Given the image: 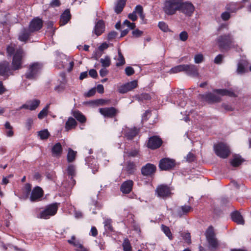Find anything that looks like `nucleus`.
I'll list each match as a JSON object with an SVG mask.
<instances>
[{
  "mask_svg": "<svg viewBox=\"0 0 251 251\" xmlns=\"http://www.w3.org/2000/svg\"><path fill=\"white\" fill-rule=\"evenodd\" d=\"M7 52L9 56L14 54L11 70H16L20 69L24 54L23 50L21 48H16L15 45L11 44L7 47ZM10 71L9 63L8 62L4 61L0 63V75H8L10 74Z\"/></svg>",
  "mask_w": 251,
  "mask_h": 251,
  "instance_id": "1",
  "label": "nucleus"
},
{
  "mask_svg": "<svg viewBox=\"0 0 251 251\" xmlns=\"http://www.w3.org/2000/svg\"><path fill=\"white\" fill-rule=\"evenodd\" d=\"M181 0H167L164 3L163 10L166 14L169 15L174 14L179 10Z\"/></svg>",
  "mask_w": 251,
  "mask_h": 251,
  "instance_id": "2",
  "label": "nucleus"
},
{
  "mask_svg": "<svg viewBox=\"0 0 251 251\" xmlns=\"http://www.w3.org/2000/svg\"><path fill=\"white\" fill-rule=\"evenodd\" d=\"M233 39L229 34L219 36L216 39V42L221 50H227L232 43Z\"/></svg>",
  "mask_w": 251,
  "mask_h": 251,
  "instance_id": "3",
  "label": "nucleus"
},
{
  "mask_svg": "<svg viewBox=\"0 0 251 251\" xmlns=\"http://www.w3.org/2000/svg\"><path fill=\"white\" fill-rule=\"evenodd\" d=\"M205 236L208 243L209 249L211 251H215L218 246L217 239L215 237L214 229L212 226H209L205 232Z\"/></svg>",
  "mask_w": 251,
  "mask_h": 251,
  "instance_id": "4",
  "label": "nucleus"
},
{
  "mask_svg": "<svg viewBox=\"0 0 251 251\" xmlns=\"http://www.w3.org/2000/svg\"><path fill=\"white\" fill-rule=\"evenodd\" d=\"M43 64L41 63L35 62L32 64L25 74L26 78L30 79L35 78L41 72Z\"/></svg>",
  "mask_w": 251,
  "mask_h": 251,
  "instance_id": "5",
  "label": "nucleus"
},
{
  "mask_svg": "<svg viewBox=\"0 0 251 251\" xmlns=\"http://www.w3.org/2000/svg\"><path fill=\"white\" fill-rule=\"evenodd\" d=\"M216 155L221 158H226L230 154V150L228 146L224 143H219L214 147Z\"/></svg>",
  "mask_w": 251,
  "mask_h": 251,
  "instance_id": "6",
  "label": "nucleus"
},
{
  "mask_svg": "<svg viewBox=\"0 0 251 251\" xmlns=\"http://www.w3.org/2000/svg\"><path fill=\"white\" fill-rule=\"evenodd\" d=\"M58 210V204L53 203L46 206V208L40 213L39 217L45 219H49L50 216H54Z\"/></svg>",
  "mask_w": 251,
  "mask_h": 251,
  "instance_id": "7",
  "label": "nucleus"
},
{
  "mask_svg": "<svg viewBox=\"0 0 251 251\" xmlns=\"http://www.w3.org/2000/svg\"><path fill=\"white\" fill-rule=\"evenodd\" d=\"M172 190L171 188L166 185H160L158 186L155 190V194L157 197L165 199L169 197L172 194Z\"/></svg>",
  "mask_w": 251,
  "mask_h": 251,
  "instance_id": "8",
  "label": "nucleus"
},
{
  "mask_svg": "<svg viewBox=\"0 0 251 251\" xmlns=\"http://www.w3.org/2000/svg\"><path fill=\"white\" fill-rule=\"evenodd\" d=\"M194 10L195 7L191 2L188 1L183 2L182 0H181V5L179 11L187 16H191Z\"/></svg>",
  "mask_w": 251,
  "mask_h": 251,
  "instance_id": "9",
  "label": "nucleus"
},
{
  "mask_svg": "<svg viewBox=\"0 0 251 251\" xmlns=\"http://www.w3.org/2000/svg\"><path fill=\"white\" fill-rule=\"evenodd\" d=\"M141 173L144 176H151L156 171V167L151 163H147L141 168Z\"/></svg>",
  "mask_w": 251,
  "mask_h": 251,
  "instance_id": "10",
  "label": "nucleus"
},
{
  "mask_svg": "<svg viewBox=\"0 0 251 251\" xmlns=\"http://www.w3.org/2000/svg\"><path fill=\"white\" fill-rule=\"evenodd\" d=\"M162 144V141L158 136H153L149 139L147 147L151 149L154 150L159 148Z\"/></svg>",
  "mask_w": 251,
  "mask_h": 251,
  "instance_id": "11",
  "label": "nucleus"
},
{
  "mask_svg": "<svg viewBox=\"0 0 251 251\" xmlns=\"http://www.w3.org/2000/svg\"><path fill=\"white\" fill-rule=\"evenodd\" d=\"M99 112L105 118H113L118 113L117 110L113 107L100 108Z\"/></svg>",
  "mask_w": 251,
  "mask_h": 251,
  "instance_id": "12",
  "label": "nucleus"
},
{
  "mask_svg": "<svg viewBox=\"0 0 251 251\" xmlns=\"http://www.w3.org/2000/svg\"><path fill=\"white\" fill-rule=\"evenodd\" d=\"M137 85V81L136 80H133L120 86L118 89V91L120 93L124 94L136 88Z\"/></svg>",
  "mask_w": 251,
  "mask_h": 251,
  "instance_id": "13",
  "label": "nucleus"
},
{
  "mask_svg": "<svg viewBox=\"0 0 251 251\" xmlns=\"http://www.w3.org/2000/svg\"><path fill=\"white\" fill-rule=\"evenodd\" d=\"M43 26V21L41 19L36 18L33 19L30 23L29 30L30 32H34L40 29Z\"/></svg>",
  "mask_w": 251,
  "mask_h": 251,
  "instance_id": "14",
  "label": "nucleus"
},
{
  "mask_svg": "<svg viewBox=\"0 0 251 251\" xmlns=\"http://www.w3.org/2000/svg\"><path fill=\"white\" fill-rule=\"evenodd\" d=\"M175 166V162L169 158L162 159L159 162V168L161 170H168Z\"/></svg>",
  "mask_w": 251,
  "mask_h": 251,
  "instance_id": "15",
  "label": "nucleus"
},
{
  "mask_svg": "<svg viewBox=\"0 0 251 251\" xmlns=\"http://www.w3.org/2000/svg\"><path fill=\"white\" fill-rule=\"evenodd\" d=\"M43 195V190L40 187L37 186L32 191L30 200L31 201H36L41 198Z\"/></svg>",
  "mask_w": 251,
  "mask_h": 251,
  "instance_id": "16",
  "label": "nucleus"
},
{
  "mask_svg": "<svg viewBox=\"0 0 251 251\" xmlns=\"http://www.w3.org/2000/svg\"><path fill=\"white\" fill-rule=\"evenodd\" d=\"M184 71L186 73L192 76H198L199 73L197 67L193 64L187 65L184 64Z\"/></svg>",
  "mask_w": 251,
  "mask_h": 251,
  "instance_id": "17",
  "label": "nucleus"
},
{
  "mask_svg": "<svg viewBox=\"0 0 251 251\" xmlns=\"http://www.w3.org/2000/svg\"><path fill=\"white\" fill-rule=\"evenodd\" d=\"M133 183V181L131 180H127L124 182L120 187L121 192L124 194L129 193L132 189Z\"/></svg>",
  "mask_w": 251,
  "mask_h": 251,
  "instance_id": "18",
  "label": "nucleus"
},
{
  "mask_svg": "<svg viewBox=\"0 0 251 251\" xmlns=\"http://www.w3.org/2000/svg\"><path fill=\"white\" fill-rule=\"evenodd\" d=\"M125 27H127V28L121 31V37L126 36L128 33L130 29H134L135 27V24L133 23H130L129 21L126 20L124 22L122 25L123 28Z\"/></svg>",
  "mask_w": 251,
  "mask_h": 251,
  "instance_id": "19",
  "label": "nucleus"
},
{
  "mask_svg": "<svg viewBox=\"0 0 251 251\" xmlns=\"http://www.w3.org/2000/svg\"><path fill=\"white\" fill-rule=\"evenodd\" d=\"M248 63L246 60H242L239 61L237 64V73L242 75L248 72Z\"/></svg>",
  "mask_w": 251,
  "mask_h": 251,
  "instance_id": "20",
  "label": "nucleus"
},
{
  "mask_svg": "<svg viewBox=\"0 0 251 251\" xmlns=\"http://www.w3.org/2000/svg\"><path fill=\"white\" fill-rule=\"evenodd\" d=\"M139 132V129L134 127L133 128H126L124 132L125 137L128 140H132L135 137Z\"/></svg>",
  "mask_w": 251,
  "mask_h": 251,
  "instance_id": "21",
  "label": "nucleus"
},
{
  "mask_svg": "<svg viewBox=\"0 0 251 251\" xmlns=\"http://www.w3.org/2000/svg\"><path fill=\"white\" fill-rule=\"evenodd\" d=\"M202 98L209 102H217L221 100V98L219 96L212 93L203 95Z\"/></svg>",
  "mask_w": 251,
  "mask_h": 251,
  "instance_id": "22",
  "label": "nucleus"
},
{
  "mask_svg": "<svg viewBox=\"0 0 251 251\" xmlns=\"http://www.w3.org/2000/svg\"><path fill=\"white\" fill-rule=\"evenodd\" d=\"M105 25L103 21L100 20L96 24L94 28V33L97 36L101 35L104 31Z\"/></svg>",
  "mask_w": 251,
  "mask_h": 251,
  "instance_id": "23",
  "label": "nucleus"
},
{
  "mask_svg": "<svg viewBox=\"0 0 251 251\" xmlns=\"http://www.w3.org/2000/svg\"><path fill=\"white\" fill-rule=\"evenodd\" d=\"M192 207L188 205H184L179 207L176 210V213L179 217L186 215L192 210Z\"/></svg>",
  "mask_w": 251,
  "mask_h": 251,
  "instance_id": "24",
  "label": "nucleus"
},
{
  "mask_svg": "<svg viewBox=\"0 0 251 251\" xmlns=\"http://www.w3.org/2000/svg\"><path fill=\"white\" fill-rule=\"evenodd\" d=\"M231 218L233 221L237 224L244 225V220L238 211H235L231 214Z\"/></svg>",
  "mask_w": 251,
  "mask_h": 251,
  "instance_id": "25",
  "label": "nucleus"
},
{
  "mask_svg": "<svg viewBox=\"0 0 251 251\" xmlns=\"http://www.w3.org/2000/svg\"><path fill=\"white\" fill-rule=\"evenodd\" d=\"M71 18V14L68 9L65 10L60 17V25H64L66 24Z\"/></svg>",
  "mask_w": 251,
  "mask_h": 251,
  "instance_id": "26",
  "label": "nucleus"
},
{
  "mask_svg": "<svg viewBox=\"0 0 251 251\" xmlns=\"http://www.w3.org/2000/svg\"><path fill=\"white\" fill-rule=\"evenodd\" d=\"M68 175L70 176V178L72 181V185H74L75 183V179L73 177L75 175V168L74 165L71 164L68 166L67 170Z\"/></svg>",
  "mask_w": 251,
  "mask_h": 251,
  "instance_id": "27",
  "label": "nucleus"
},
{
  "mask_svg": "<svg viewBox=\"0 0 251 251\" xmlns=\"http://www.w3.org/2000/svg\"><path fill=\"white\" fill-rule=\"evenodd\" d=\"M213 92L221 96H228L229 97H235L233 92L226 89H215Z\"/></svg>",
  "mask_w": 251,
  "mask_h": 251,
  "instance_id": "28",
  "label": "nucleus"
},
{
  "mask_svg": "<svg viewBox=\"0 0 251 251\" xmlns=\"http://www.w3.org/2000/svg\"><path fill=\"white\" fill-rule=\"evenodd\" d=\"M77 125V122L72 117H69L65 124V129L68 131L71 129L74 128Z\"/></svg>",
  "mask_w": 251,
  "mask_h": 251,
  "instance_id": "29",
  "label": "nucleus"
},
{
  "mask_svg": "<svg viewBox=\"0 0 251 251\" xmlns=\"http://www.w3.org/2000/svg\"><path fill=\"white\" fill-rule=\"evenodd\" d=\"M62 152L61 145L59 143L55 144L52 148V152L55 156H60Z\"/></svg>",
  "mask_w": 251,
  "mask_h": 251,
  "instance_id": "30",
  "label": "nucleus"
},
{
  "mask_svg": "<svg viewBox=\"0 0 251 251\" xmlns=\"http://www.w3.org/2000/svg\"><path fill=\"white\" fill-rule=\"evenodd\" d=\"M72 115L78 122L82 123L86 122L85 117L78 110L73 111Z\"/></svg>",
  "mask_w": 251,
  "mask_h": 251,
  "instance_id": "31",
  "label": "nucleus"
},
{
  "mask_svg": "<svg viewBox=\"0 0 251 251\" xmlns=\"http://www.w3.org/2000/svg\"><path fill=\"white\" fill-rule=\"evenodd\" d=\"M31 32L29 31V29L28 30L24 29L19 34V40L22 42H25L28 39Z\"/></svg>",
  "mask_w": 251,
  "mask_h": 251,
  "instance_id": "32",
  "label": "nucleus"
},
{
  "mask_svg": "<svg viewBox=\"0 0 251 251\" xmlns=\"http://www.w3.org/2000/svg\"><path fill=\"white\" fill-rule=\"evenodd\" d=\"M126 0H118L115 7V12L117 13H120L125 6Z\"/></svg>",
  "mask_w": 251,
  "mask_h": 251,
  "instance_id": "33",
  "label": "nucleus"
},
{
  "mask_svg": "<svg viewBox=\"0 0 251 251\" xmlns=\"http://www.w3.org/2000/svg\"><path fill=\"white\" fill-rule=\"evenodd\" d=\"M244 159L239 155H235L231 161V164L234 167L239 166L243 161Z\"/></svg>",
  "mask_w": 251,
  "mask_h": 251,
  "instance_id": "34",
  "label": "nucleus"
},
{
  "mask_svg": "<svg viewBox=\"0 0 251 251\" xmlns=\"http://www.w3.org/2000/svg\"><path fill=\"white\" fill-rule=\"evenodd\" d=\"M29 107V110H34L39 105L40 101L38 100H34L27 101Z\"/></svg>",
  "mask_w": 251,
  "mask_h": 251,
  "instance_id": "35",
  "label": "nucleus"
},
{
  "mask_svg": "<svg viewBox=\"0 0 251 251\" xmlns=\"http://www.w3.org/2000/svg\"><path fill=\"white\" fill-rule=\"evenodd\" d=\"M76 152L69 148L67 154V160L69 162H72L75 159Z\"/></svg>",
  "mask_w": 251,
  "mask_h": 251,
  "instance_id": "36",
  "label": "nucleus"
},
{
  "mask_svg": "<svg viewBox=\"0 0 251 251\" xmlns=\"http://www.w3.org/2000/svg\"><path fill=\"white\" fill-rule=\"evenodd\" d=\"M184 64L179 65L172 68L169 71L170 74H176L184 71Z\"/></svg>",
  "mask_w": 251,
  "mask_h": 251,
  "instance_id": "37",
  "label": "nucleus"
},
{
  "mask_svg": "<svg viewBox=\"0 0 251 251\" xmlns=\"http://www.w3.org/2000/svg\"><path fill=\"white\" fill-rule=\"evenodd\" d=\"M100 62L102 66L104 68L108 67L111 64V60L108 56H105L104 58H101Z\"/></svg>",
  "mask_w": 251,
  "mask_h": 251,
  "instance_id": "38",
  "label": "nucleus"
},
{
  "mask_svg": "<svg viewBox=\"0 0 251 251\" xmlns=\"http://www.w3.org/2000/svg\"><path fill=\"white\" fill-rule=\"evenodd\" d=\"M50 104H47L38 114V118L39 119H42L48 115V109Z\"/></svg>",
  "mask_w": 251,
  "mask_h": 251,
  "instance_id": "39",
  "label": "nucleus"
},
{
  "mask_svg": "<svg viewBox=\"0 0 251 251\" xmlns=\"http://www.w3.org/2000/svg\"><path fill=\"white\" fill-rule=\"evenodd\" d=\"M126 170L129 174H133L136 170V166L134 163L133 162H128L126 167Z\"/></svg>",
  "mask_w": 251,
  "mask_h": 251,
  "instance_id": "40",
  "label": "nucleus"
},
{
  "mask_svg": "<svg viewBox=\"0 0 251 251\" xmlns=\"http://www.w3.org/2000/svg\"><path fill=\"white\" fill-rule=\"evenodd\" d=\"M38 135L42 140H45L48 138L50 133L47 129H44L38 132Z\"/></svg>",
  "mask_w": 251,
  "mask_h": 251,
  "instance_id": "41",
  "label": "nucleus"
},
{
  "mask_svg": "<svg viewBox=\"0 0 251 251\" xmlns=\"http://www.w3.org/2000/svg\"><path fill=\"white\" fill-rule=\"evenodd\" d=\"M125 63V58L120 51V50H118V58L117 59V62L116 63V66L119 67L122 65H123Z\"/></svg>",
  "mask_w": 251,
  "mask_h": 251,
  "instance_id": "42",
  "label": "nucleus"
},
{
  "mask_svg": "<svg viewBox=\"0 0 251 251\" xmlns=\"http://www.w3.org/2000/svg\"><path fill=\"white\" fill-rule=\"evenodd\" d=\"M133 12H135L136 14L138 13L141 19L143 20L144 19L145 16L143 14V9L142 6L140 5H137L135 8V10Z\"/></svg>",
  "mask_w": 251,
  "mask_h": 251,
  "instance_id": "43",
  "label": "nucleus"
},
{
  "mask_svg": "<svg viewBox=\"0 0 251 251\" xmlns=\"http://www.w3.org/2000/svg\"><path fill=\"white\" fill-rule=\"evenodd\" d=\"M35 119L33 118H28L26 119L25 122V127L27 130H30L31 129L32 126L33 125L34 120Z\"/></svg>",
  "mask_w": 251,
  "mask_h": 251,
  "instance_id": "44",
  "label": "nucleus"
},
{
  "mask_svg": "<svg viewBox=\"0 0 251 251\" xmlns=\"http://www.w3.org/2000/svg\"><path fill=\"white\" fill-rule=\"evenodd\" d=\"M123 247L124 251H131L132 248L128 239H125L123 243Z\"/></svg>",
  "mask_w": 251,
  "mask_h": 251,
  "instance_id": "45",
  "label": "nucleus"
},
{
  "mask_svg": "<svg viewBox=\"0 0 251 251\" xmlns=\"http://www.w3.org/2000/svg\"><path fill=\"white\" fill-rule=\"evenodd\" d=\"M161 229L165 235L170 239H172V234L170 231V228L163 225L161 226Z\"/></svg>",
  "mask_w": 251,
  "mask_h": 251,
  "instance_id": "46",
  "label": "nucleus"
},
{
  "mask_svg": "<svg viewBox=\"0 0 251 251\" xmlns=\"http://www.w3.org/2000/svg\"><path fill=\"white\" fill-rule=\"evenodd\" d=\"M137 98L139 100L142 101L151 99V96L147 93L142 94L138 96Z\"/></svg>",
  "mask_w": 251,
  "mask_h": 251,
  "instance_id": "47",
  "label": "nucleus"
},
{
  "mask_svg": "<svg viewBox=\"0 0 251 251\" xmlns=\"http://www.w3.org/2000/svg\"><path fill=\"white\" fill-rule=\"evenodd\" d=\"M203 56L202 54L199 53L194 56V61L197 64L201 63L203 61Z\"/></svg>",
  "mask_w": 251,
  "mask_h": 251,
  "instance_id": "48",
  "label": "nucleus"
},
{
  "mask_svg": "<svg viewBox=\"0 0 251 251\" xmlns=\"http://www.w3.org/2000/svg\"><path fill=\"white\" fill-rule=\"evenodd\" d=\"M112 221L111 219H107L104 222V227L105 229H108L109 230H112V227L111 226Z\"/></svg>",
  "mask_w": 251,
  "mask_h": 251,
  "instance_id": "49",
  "label": "nucleus"
},
{
  "mask_svg": "<svg viewBox=\"0 0 251 251\" xmlns=\"http://www.w3.org/2000/svg\"><path fill=\"white\" fill-rule=\"evenodd\" d=\"M158 26L159 28L164 32H167L168 31L169 29L168 25L163 22H160L158 23Z\"/></svg>",
  "mask_w": 251,
  "mask_h": 251,
  "instance_id": "50",
  "label": "nucleus"
},
{
  "mask_svg": "<svg viewBox=\"0 0 251 251\" xmlns=\"http://www.w3.org/2000/svg\"><path fill=\"white\" fill-rule=\"evenodd\" d=\"M126 153L128 156L136 157L137 156L138 154V151L136 149H135L129 151H127Z\"/></svg>",
  "mask_w": 251,
  "mask_h": 251,
  "instance_id": "51",
  "label": "nucleus"
},
{
  "mask_svg": "<svg viewBox=\"0 0 251 251\" xmlns=\"http://www.w3.org/2000/svg\"><path fill=\"white\" fill-rule=\"evenodd\" d=\"M125 72L127 75L130 76L135 73L134 70L131 67H127L125 69Z\"/></svg>",
  "mask_w": 251,
  "mask_h": 251,
  "instance_id": "52",
  "label": "nucleus"
},
{
  "mask_svg": "<svg viewBox=\"0 0 251 251\" xmlns=\"http://www.w3.org/2000/svg\"><path fill=\"white\" fill-rule=\"evenodd\" d=\"M188 33L186 31H182L179 34V39L182 41H185L188 39Z\"/></svg>",
  "mask_w": 251,
  "mask_h": 251,
  "instance_id": "53",
  "label": "nucleus"
},
{
  "mask_svg": "<svg viewBox=\"0 0 251 251\" xmlns=\"http://www.w3.org/2000/svg\"><path fill=\"white\" fill-rule=\"evenodd\" d=\"M143 33L142 31H141L138 29H136L132 32L133 36L136 38L141 36L143 34Z\"/></svg>",
  "mask_w": 251,
  "mask_h": 251,
  "instance_id": "54",
  "label": "nucleus"
},
{
  "mask_svg": "<svg viewBox=\"0 0 251 251\" xmlns=\"http://www.w3.org/2000/svg\"><path fill=\"white\" fill-rule=\"evenodd\" d=\"M223 58V55L219 54L215 58L214 62L216 64H220L222 63Z\"/></svg>",
  "mask_w": 251,
  "mask_h": 251,
  "instance_id": "55",
  "label": "nucleus"
},
{
  "mask_svg": "<svg viewBox=\"0 0 251 251\" xmlns=\"http://www.w3.org/2000/svg\"><path fill=\"white\" fill-rule=\"evenodd\" d=\"M89 75L92 77L95 78L98 76V73L96 70L91 69L89 71Z\"/></svg>",
  "mask_w": 251,
  "mask_h": 251,
  "instance_id": "56",
  "label": "nucleus"
},
{
  "mask_svg": "<svg viewBox=\"0 0 251 251\" xmlns=\"http://www.w3.org/2000/svg\"><path fill=\"white\" fill-rule=\"evenodd\" d=\"M230 14L227 12H225L221 15V17L224 21H226L230 18Z\"/></svg>",
  "mask_w": 251,
  "mask_h": 251,
  "instance_id": "57",
  "label": "nucleus"
},
{
  "mask_svg": "<svg viewBox=\"0 0 251 251\" xmlns=\"http://www.w3.org/2000/svg\"><path fill=\"white\" fill-rule=\"evenodd\" d=\"M96 92V89L95 88H93L86 93V96L87 97H91L95 94Z\"/></svg>",
  "mask_w": 251,
  "mask_h": 251,
  "instance_id": "58",
  "label": "nucleus"
},
{
  "mask_svg": "<svg viewBox=\"0 0 251 251\" xmlns=\"http://www.w3.org/2000/svg\"><path fill=\"white\" fill-rule=\"evenodd\" d=\"M128 17L132 21H135L137 19V16L135 12H133L132 13L129 14Z\"/></svg>",
  "mask_w": 251,
  "mask_h": 251,
  "instance_id": "59",
  "label": "nucleus"
},
{
  "mask_svg": "<svg viewBox=\"0 0 251 251\" xmlns=\"http://www.w3.org/2000/svg\"><path fill=\"white\" fill-rule=\"evenodd\" d=\"M73 246L76 248V249L78 250H81L84 247L78 241H75Z\"/></svg>",
  "mask_w": 251,
  "mask_h": 251,
  "instance_id": "60",
  "label": "nucleus"
},
{
  "mask_svg": "<svg viewBox=\"0 0 251 251\" xmlns=\"http://www.w3.org/2000/svg\"><path fill=\"white\" fill-rule=\"evenodd\" d=\"M50 5L52 7H57L60 5V2L59 0H52Z\"/></svg>",
  "mask_w": 251,
  "mask_h": 251,
  "instance_id": "61",
  "label": "nucleus"
},
{
  "mask_svg": "<svg viewBox=\"0 0 251 251\" xmlns=\"http://www.w3.org/2000/svg\"><path fill=\"white\" fill-rule=\"evenodd\" d=\"M107 74L108 71L105 68H102L100 71V75L101 77L106 76Z\"/></svg>",
  "mask_w": 251,
  "mask_h": 251,
  "instance_id": "62",
  "label": "nucleus"
},
{
  "mask_svg": "<svg viewBox=\"0 0 251 251\" xmlns=\"http://www.w3.org/2000/svg\"><path fill=\"white\" fill-rule=\"evenodd\" d=\"M91 235L96 237L98 235V231L95 226H92L91 229Z\"/></svg>",
  "mask_w": 251,
  "mask_h": 251,
  "instance_id": "63",
  "label": "nucleus"
},
{
  "mask_svg": "<svg viewBox=\"0 0 251 251\" xmlns=\"http://www.w3.org/2000/svg\"><path fill=\"white\" fill-rule=\"evenodd\" d=\"M194 155L193 153H189L187 155V160L189 162H192L194 160Z\"/></svg>",
  "mask_w": 251,
  "mask_h": 251,
  "instance_id": "64",
  "label": "nucleus"
}]
</instances>
